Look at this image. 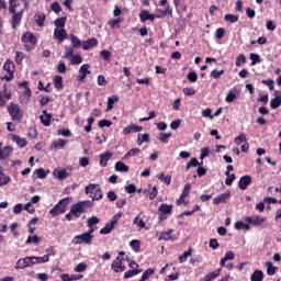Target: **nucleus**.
<instances>
[{
    "mask_svg": "<svg viewBox=\"0 0 281 281\" xmlns=\"http://www.w3.org/2000/svg\"><path fill=\"white\" fill-rule=\"evenodd\" d=\"M89 64H83L80 69H79V75H78V81L82 82L91 74V70H89Z\"/></svg>",
    "mask_w": 281,
    "mask_h": 281,
    "instance_id": "9d476101",
    "label": "nucleus"
},
{
    "mask_svg": "<svg viewBox=\"0 0 281 281\" xmlns=\"http://www.w3.org/2000/svg\"><path fill=\"white\" fill-rule=\"evenodd\" d=\"M266 267H267L268 276H276V271H278V267H273V263H271L270 261L266 262Z\"/></svg>",
    "mask_w": 281,
    "mask_h": 281,
    "instance_id": "473e14b6",
    "label": "nucleus"
},
{
    "mask_svg": "<svg viewBox=\"0 0 281 281\" xmlns=\"http://www.w3.org/2000/svg\"><path fill=\"white\" fill-rule=\"evenodd\" d=\"M111 124H113V123L109 120L99 121V127L100 128H109L111 126Z\"/></svg>",
    "mask_w": 281,
    "mask_h": 281,
    "instance_id": "052dcab7",
    "label": "nucleus"
},
{
    "mask_svg": "<svg viewBox=\"0 0 281 281\" xmlns=\"http://www.w3.org/2000/svg\"><path fill=\"white\" fill-rule=\"evenodd\" d=\"M86 194H90L93 201L102 199V189L98 184H89L86 187Z\"/></svg>",
    "mask_w": 281,
    "mask_h": 281,
    "instance_id": "20e7f679",
    "label": "nucleus"
},
{
    "mask_svg": "<svg viewBox=\"0 0 281 281\" xmlns=\"http://www.w3.org/2000/svg\"><path fill=\"white\" fill-rule=\"evenodd\" d=\"M23 12H25V9H22L21 11L16 12V8H14V12H9L12 15L11 25L13 30H16L19 25H21V19H23Z\"/></svg>",
    "mask_w": 281,
    "mask_h": 281,
    "instance_id": "0eeeda50",
    "label": "nucleus"
},
{
    "mask_svg": "<svg viewBox=\"0 0 281 281\" xmlns=\"http://www.w3.org/2000/svg\"><path fill=\"white\" fill-rule=\"evenodd\" d=\"M247 61V57L245 55H239L235 61L236 67H240L241 65H245Z\"/></svg>",
    "mask_w": 281,
    "mask_h": 281,
    "instance_id": "603ef678",
    "label": "nucleus"
},
{
    "mask_svg": "<svg viewBox=\"0 0 281 281\" xmlns=\"http://www.w3.org/2000/svg\"><path fill=\"white\" fill-rule=\"evenodd\" d=\"M160 14L156 15V19H164L166 14H172V9H170V5H167L164 10H158Z\"/></svg>",
    "mask_w": 281,
    "mask_h": 281,
    "instance_id": "f704fd0d",
    "label": "nucleus"
},
{
    "mask_svg": "<svg viewBox=\"0 0 281 281\" xmlns=\"http://www.w3.org/2000/svg\"><path fill=\"white\" fill-rule=\"evenodd\" d=\"M71 203V198L61 199L53 209H50V216H58V214H65L67 212V205Z\"/></svg>",
    "mask_w": 281,
    "mask_h": 281,
    "instance_id": "f03ea898",
    "label": "nucleus"
},
{
    "mask_svg": "<svg viewBox=\"0 0 281 281\" xmlns=\"http://www.w3.org/2000/svg\"><path fill=\"white\" fill-rule=\"evenodd\" d=\"M139 18L143 23H146V21H155V15L150 14L148 11H142Z\"/></svg>",
    "mask_w": 281,
    "mask_h": 281,
    "instance_id": "393cba45",
    "label": "nucleus"
},
{
    "mask_svg": "<svg viewBox=\"0 0 281 281\" xmlns=\"http://www.w3.org/2000/svg\"><path fill=\"white\" fill-rule=\"evenodd\" d=\"M229 196H232V191H226V192L217 195L216 198H214L213 203H214V205H221V203H225V201H227V199H229Z\"/></svg>",
    "mask_w": 281,
    "mask_h": 281,
    "instance_id": "ddd939ff",
    "label": "nucleus"
},
{
    "mask_svg": "<svg viewBox=\"0 0 281 281\" xmlns=\"http://www.w3.org/2000/svg\"><path fill=\"white\" fill-rule=\"evenodd\" d=\"M98 45V40L95 38H91V40H88L86 41L83 44H82V49L87 50L89 49L90 47H93Z\"/></svg>",
    "mask_w": 281,
    "mask_h": 281,
    "instance_id": "2f4dec72",
    "label": "nucleus"
},
{
    "mask_svg": "<svg viewBox=\"0 0 281 281\" xmlns=\"http://www.w3.org/2000/svg\"><path fill=\"white\" fill-rule=\"evenodd\" d=\"M175 229L169 228L165 232H162L159 236V240H172V234H173Z\"/></svg>",
    "mask_w": 281,
    "mask_h": 281,
    "instance_id": "a878e982",
    "label": "nucleus"
},
{
    "mask_svg": "<svg viewBox=\"0 0 281 281\" xmlns=\"http://www.w3.org/2000/svg\"><path fill=\"white\" fill-rule=\"evenodd\" d=\"M139 153H142V150H139V148H132V149L123 157V159H130V157H135V156L139 155Z\"/></svg>",
    "mask_w": 281,
    "mask_h": 281,
    "instance_id": "58836bf2",
    "label": "nucleus"
},
{
    "mask_svg": "<svg viewBox=\"0 0 281 281\" xmlns=\"http://www.w3.org/2000/svg\"><path fill=\"white\" fill-rule=\"evenodd\" d=\"M159 212H161L162 214H170V212H172V204H161L158 207Z\"/></svg>",
    "mask_w": 281,
    "mask_h": 281,
    "instance_id": "c9c22d12",
    "label": "nucleus"
},
{
    "mask_svg": "<svg viewBox=\"0 0 281 281\" xmlns=\"http://www.w3.org/2000/svg\"><path fill=\"white\" fill-rule=\"evenodd\" d=\"M122 218V213H116L103 228H101L100 234L106 235L111 234V231L115 227L117 224V221Z\"/></svg>",
    "mask_w": 281,
    "mask_h": 281,
    "instance_id": "423d86ee",
    "label": "nucleus"
},
{
    "mask_svg": "<svg viewBox=\"0 0 281 281\" xmlns=\"http://www.w3.org/2000/svg\"><path fill=\"white\" fill-rule=\"evenodd\" d=\"M243 142H247V135H245V134H240L239 136H237L235 138V144L237 146H240V144H243Z\"/></svg>",
    "mask_w": 281,
    "mask_h": 281,
    "instance_id": "6e6d98bb",
    "label": "nucleus"
},
{
    "mask_svg": "<svg viewBox=\"0 0 281 281\" xmlns=\"http://www.w3.org/2000/svg\"><path fill=\"white\" fill-rule=\"evenodd\" d=\"M12 147L5 146L2 149H0V159H8L10 155H12Z\"/></svg>",
    "mask_w": 281,
    "mask_h": 281,
    "instance_id": "bb28decb",
    "label": "nucleus"
},
{
    "mask_svg": "<svg viewBox=\"0 0 281 281\" xmlns=\"http://www.w3.org/2000/svg\"><path fill=\"white\" fill-rule=\"evenodd\" d=\"M133 224L137 225V227H139L140 229H144V227H146V223H144V220H139V215L134 218Z\"/></svg>",
    "mask_w": 281,
    "mask_h": 281,
    "instance_id": "c03bdc74",
    "label": "nucleus"
},
{
    "mask_svg": "<svg viewBox=\"0 0 281 281\" xmlns=\"http://www.w3.org/2000/svg\"><path fill=\"white\" fill-rule=\"evenodd\" d=\"M27 267H33L32 257H25L18 260V262L15 263V269H27Z\"/></svg>",
    "mask_w": 281,
    "mask_h": 281,
    "instance_id": "9b49d317",
    "label": "nucleus"
},
{
    "mask_svg": "<svg viewBox=\"0 0 281 281\" xmlns=\"http://www.w3.org/2000/svg\"><path fill=\"white\" fill-rule=\"evenodd\" d=\"M81 63H82V56H80V55H74L70 58V64H72V65H80Z\"/></svg>",
    "mask_w": 281,
    "mask_h": 281,
    "instance_id": "8fccbe9b",
    "label": "nucleus"
},
{
    "mask_svg": "<svg viewBox=\"0 0 281 281\" xmlns=\"http://www.w3.org/2000/svg\"><path fill=\"white\" fill-rule=\"evenodd\" d=\"M142 132V126L132 124L123 130V135H131V133Z\"/></svg>",
    "mask_w": 281,
    "mask_h": 281,
    "instance_id": "aec40b11",
    "label": "nucleus"
},
{
    "mask_svg": "<svg viewBox=\"0 0 281 281\" xmlns=\"http://www.w3.org/2000/svg\"><path fill=\"white\" fill-rule=\"evenodd\" d=\"M98 223H100V218L97 216L88 218V227H93V225H98Z\"/></svg>",
    "mask_w": 281,
    "mask_h": 281,
    "instance_id": "bf43d9fd",
    "label": "nucleus"
},
{
    "mask_svg": "<svg viewBox=\"0 0 281 281\" xmlns=\"http://www.w3.org/2000/svg\"><path fill=\"white\" fill-rule=\"evenodd\" d=\"M22 42L31 43L32 45H34L36 43V37L31 33H26L22 36Z\"/></svg>",
    "mask_w": 281,
    "mask_h": 281,
    "instance_id": "c85d7f7f",
    "label": "nucleus"
},
{
    "mask_svg": "<svg viewBox=\"0 0 281 281\" xmlns=\"http://www.w3.org/2000/svg\"><path fill=\"white\" fill-rule=\"evenodd\" d=\"M187 78L189 82H196L199 76L196 75V72H189Z\"/></svg>",
    "mask_w": 281,
    "mask_h": 281,
    "instance_id": "69168bd1",
    "label": "nucleus"
},
{
    "mask_svg": "<svg viewBox=\"0 0 281 281\" xmlns=\"http://www.w3.org/2000/svg\"><path fill=\"white\" fill-rule=\"evenodd\" d=\"M157 179H159V181H161L162 183H166L167 186H170V181H172V177L165 176L164 173L158 175Z\"/></svg>",
    "mask_w": 281,
    "mask_h": 281,
    "instance_id": "4c0bfd02",
    "label": "nucleus"
},
{
    "mask_svg": "<svg viewBox=\"0 0 281 281\" xmlns=\"http://www.w3.org/2000/svg\"><path fill=\"white\" fill-rule=\"evenodd\" d=\"M35 22L36 24L40 26V27H43L44 23H45V14H40L36 16L35 19Z\"/></svg>",
    "mask_w": 281,
    "mask_h": 281,
    "instance_id": "13d9d810",
    "label": "nucleus"
},
{
    "mask_svg": "<svg viewBox=\"0 0 281 281\" xmlns=\"http://www.w3.org/2000/svg\"><path fill=\"white\" fill-rule=\"evenodd\" d=\"M251 183V176H244L239 179L238 188L240 190H247V186Z\"/></svg>",
    "mask_w": 281,
    "mask_h": 281,
    "instance_id": "a211bd4d",
    "label": "nucleus"
},
{
    "mask_svg": "<svg viewBox=\"0 0 281 281\" xmlns=\"http://www.w3.org/2000/svg\"><path fill=\"white\" fill-rule=\"evenodd\" d=\"M100 57L103 58L104 60H110L111 53L109 50H101L100 52Z\"/></svg>",
    "mask_w": 281,
    "mask_h": 281,
    "instance_id": "774afa93",
    "label": "nucleus"
},
{
    "mask_svg": "<svg viewBox=\"0 0 281 281\" xmlns=\"http://www.w3.org/2000/svg\"><path fill=\"white\" fill-rule=\"evenodd\" d=\"M117 100H120L117 98V95H112L108 98V110L106 111H111V109H113V104H115V102H117Z\"/></svg>",
    "mask_w": 281,
    "mask_h": 281,
    "instance_id": "ea45409f",
    "label": "nucleus"
},
{
    "mask_svg": "<svg viewBox=\"0 0 281 281\" xmlns=\"http://www.w3.org/2000/svg\"><path fill=\"white\" fill-rule=\"evenodd\" d=\"M32 243L34 245H38V243H41V237H37L36 235L29 236L27 239H26V245H32Z\"/></svg>",
    "mask_w": 281,
    "mask_h": 281,
    "instance_id": "a19ab883",
    "label": "nucleus"
},
{
    "mask_svg": "<svg viewBox=\"0 0 281 281\" xmlns=\"http://www.w3.org/2000/svg\"><path fill=\"white\" fill-rule=\"evenodd\" d=\"M12 98V94L8 92L5 85L0 86V106H5V103Z\"/></svg>",
    "mask_w": 281,
    "mask_h": 281,
    "instance_id": "1a4fd4ad",
    "label": "nucleus"
},
{
    "mask_svg": "<svg viewBox=\"0 0 281 281\" xmlns=\"http://www.w3.org/2000/svg\"><path fill=\"white\" fill-rule=\"evenodd\" d=\"M53 146L54 148L63 149L65 148V146H67V140L59 138L58 140L53 142Z\"/></svg>",
    "mask_w": 281,
    "mask_h": 281,
    "instance_id": "72a5a7b5",
    "label": "nucleus"
},
{
    "mask_svg": "<svg viewBox=\"0 0 281 281\" xmlns=\"http://www.w3.org/2000/svg\"><path fill=\"white\" fill-rule=\"evenodd\" d=\"M11 139L12 142H14L20 148H25L27 146V139L19 136V135H15V134H12L11 135Z\"/></svg>",
    "mask_w": 281,
    "mask_h": 281,
    "instance_id": "f3484780",
    "label": "nucleus"
},
{
    "mask_svg": "<svg viewBox=\"0 0 281 281\" xmlns=\"http://www.w3.org/2000/svg\"><path fill=\"white\" fill-rule=\"evenodd\" d=\"M53 175L60 180L63 179H67V177H69V172H67V170L65 169H55Z\"/></svg>",
    "mask_w": 281,
    "mask_h": 281,
    "instance_id": "5701e85b",
    "label": "nucleus"
},
{
    "mask_svg": "<svg viewBox=\"0 0 281 281\" xmlns=\"http://www.w3.org/2000/svg\"><path fill=\"white\" fill-rule=\"evenodd\" d=\"M238 95H240L238 88H233L228 91V93L225 98V102L232 103V102H234V100H236V98H238Z\"/></svg>",
    "mask_w": 281,
    "mask_h": 281,
    "instance_id": "dca6fc26",
    "label": "nucleus"
},
{
    "mask_svg": "<svg viewBox=\"0 0 281 281\" xmlns=\"http://www.w3.org/2000/svg\"><path fill=\"white\" fill-rule=\"evenodd\" d=\"M3 70L8 74L3 77L4 80H7V82H10V80L14 78V63H12L11 60H7L3 65Z\"/></svg>",
    "mask_w": 281,
    "mask_h": 281,
    "instance_id": "6e6552de",
    "label": "nucleus"
},
{
    "mask_svg": "<svg viewBox=\"0 0 281 281\" xmlns=\"http://www.w3.org/2000/svg\"><path fill=\"white\" fill-rule=\"evenodd\" d=\"M66 21L67 20L65 18H59V19L55 20V26L58 29H65Z\"/></svg>",
    "mask_w": 281,
    "mask_h": 281,
    "instance_id": "864d4df0",
    "label": "nucleus"
},
{
    "mask_svg": "<svg viewBox=\"0 0 281 281\" xmlns=\"http://www.w3.org/2000/svg\"><path fill=\"white\" fill-rule=\"evenodd\" d=\"M250 65L251 67H254V65H256L257 63H260V55L256 54V53H251L250 54Z\"/></svg>",
    "mask_w": 281,
    "mask_h": 281,
    "instance_id": "09e8293b",
    "label": "nucleus"
},
{
    "mask_svg": "<svg viewBox=\"0 0 281 281\" xmlns=\"http://www.w3.org/2000/svg\"><path fill=\"white\" fill-rule=\"evenodd\" d=\"M246 221L250 225H257V227H260V225H262L263 223H267V218L266 217H261V216L247 217Z\"/></svg>",
    "mask_w": 281,
    "mask_h": 281,
    "instance_id": "4468645a",
    "label": "nucleus"
},
{
    "mask_svg": "<svg viewBox=\"0 0 281 281\" xmlns=\"http://www.w3.org/2000/svg\"><path fill=\"white\" fill-rule=\"evenodd\" d=\"M221 276V269L214 270L213 272L207 273L204 278L200 279V281H212L216 280Z\"/></svg>",
    "mask_w": 281,
    "mask_h": 281,
    "instance_id": "412c9836",
    "label": "nucleus"
},
{
    "mask_svg": "<svg viewBox=\"0 0 281 281\" xmlns=\"http://www.w3.org/2000/svg\"><path fill=\"white\" fill-rule=\"evenodd\" d=\"M75 271L77 272V273H82V272H85V271H87V263H78L77 266H76V268H75Z\"/></svg>",
    "mask_w": 281,
    "mask_h": 281,
    "instance_id": "4d7b16f0",
    "label": "nucleus"
},
{
    "mask_svg": "<svg viewBox=\"0 0 281 281\" xmlns=\"http://www.w3.org/2000/svg\"><path fill=\"white\" fill-rule=\"evenodd\" d=\"M224 21H226L227 23H237L238 22V15L226 14L224 16Z\"/></svg>",
    "mask_w": 281,
    "mask_h": 281,
    "instance_id": "79ce46f5",
    "label": "nucleus"
},
{
    "mask_svg": "<svg viewBox=\"0 0 281 281\" xmlns=\"http://www.w3.org/2000/svg\"><path fill=\"white\" fill-rule=\"evenodd\" d=\"M7 109L13 122H21V120H23V110H21V105L16 103H10Z\"/></svg>",
    "mask_w": 281,
    "mask_h": 281,
    "instance_id": "7ed1b4c3",
    "label": "nucleus"
},
{
    "mask_svg": "<svg viewBox=\"0 0 281 281\" xmlns=\"http://www.w3.org/2000/svg\"><path fill=\"white\" fill-rule=\"evenodd\" d=\"M190 256H192V249L184 251L183 255L179 257V261L183 263L188 260V258H190Z\"/></svg>",
    "mask_w": 281,
    "mask_h": 281,
    "instance_id": "37998d69",
    "label": "nucleus"
},
{
    "mask_svg": "<svg viewBox=\"0 0 281 281\" xmlns=\"http://www.w3.org/2000/svg\"><path fill=\"white\" fill-rule=\"evenodd\" d=\"M130 247H132V249L134 251H139V240L137 239H133L131 243H130Z\"/></svg>",
    "mask_w": 281,
    "mask_h": 281,
    "instance_id": "680f3d73",
    "label": "nucleus"
},
{
    "mask_svg": "<svg viewBox=\"0 0 281 281\" xmlns=\"http://www.w3.org/2000/svg\"><path fill=\"white\" fill-rule=\"evenodd\" d=\"M140 271L142 270H128L124 273V278L125 280H128V278H133V276H138Z\"/></svg>",
    "mask_w": 281,
    "mask_h": 281,
    "instance_id": "3c124183",
    "label": "nucleus"
},
{
    "mask_svg": "<svg viewBox=\"0 0 281 281\" xmlns=\"http://www.w3.org/2000/svg\"><path fill=\"white\" fill-rule=\"evenodd\" d=\"M54 86L56 89H60L63 87V77L61 76L54 77Z\"/></svg>",
    "mask_w": 281,
    "mask_h": 281,
    "instance_id": "49530a36",
    "label": "nucleus"
},
{
    "mask_svg": "<svg viewBox=\"0 0 281 281\" xmlns=\"http://www.w3.org/2000/svg\"><path fill=\"white\" fill-rule=\"evenodd\" d=\"M184 95H195L196 90L194 88H184L183 90Z\"/></svg>",
    "mask_w": 281,
    "mask_h": 281,
    "instance_id": "338daca9",
    "label": "nucleus"
},
{
    "mask_svg": "<svg viewBox=\"0 0 281 281\" xmlns=\"http://www.w3.org/2000/svg\"><path fill=\"white\" fill-rule=\"evenodd\" d=\"M196 166H203V161L199 164L196 158H191V160L187 164V170H190V168H196Z\"/></svg>",
    "mask_w": 281,
    "mask_h": 281,
    "instance_id": "e433bc0d",
    "label": "nucleus"
},
{
    "mask_svg": "<svg viewBox=\"0 0 281 281\" xmlns=\"http://www.w3.org/2000/svg\"><path fill=\"white\" fill-rule=\"evenodd\" d=\"M91 243H93V235L87 233L76 235L72 238V245H91Z\"/></svg>",
    "mask_w": 281,
    "mask_h": 281,
    "instance_id": "39448f33",
    "label": "nucleus"
},
{
    "mask_svg": "<svg viewBox=\"0 0 281 281\" xmlns=\"http://www.w3.org/2000/svg\"><path fill=\"white\" fill-rule=\"evenodd\" d=\"M89 207H91L90 201H81L76 204H72L70 210H71V214H74V218H80L82 214H86Z\"/></svg>",
    "mask_w": 281,
    "mask_h": 281,
    "instance_id": "f257e3e1",
    "label": "nucleus"
},
{
    "mask_svg": "<svg viewBox=\"0 0 281 281\" xmlns=\"http://www.w3.org/2000/svg\"><path fill=\"white\" fill-rule=\"evenodd\" d=\"M45 262H49V255H45L43 257H31V265H43Z\"/></svg>",
    "mask_w": 281,
    "mask_h": 281,
    "instance_id": "6ab92c4d",
    "label": "nucleus"
},
{
    "mask_svg": "<svg viewBox=\"0 0 281 281\" xmlns=\"http://www.w3.org/2000/svg\"><path fill=\"white\" fill-rule=\"evenodd\" d=\"M115 170L116 172H128V166H126L124 162L122 161H117L115 164Z\"/></svg>",
    "mask_w": 281,
    "mask_h": 281,
    "instance_id": "7c9ffc66",
    "label": "nucleus"
},
{
    "mask_svg": "<svg viewBox=\"0 0 281 281\" xmlns=\"http://www.w3.org/2000/svg\"><path fill=\"white\" fill-rule=\"evenodd\" d=\"M8 183H10V177L2 173L0 176V186H8Z\"/></svg>",
    "mask_w": 281,
    "mask_h": 281,
    "instance_id": "0e129e2a",
    "label": "nucleus"
},
{
    "mask_svg": "<svg viewBox=\"0 0 281 281\" xmlns=\"http://www.w3.org/2000/svg\"><path fill=\"white\" fill-rule=\"evenodd\" d=\"M40 120L44 126H49L52 124V115L47 114V111H43V114L40 116Z\"/></svg>",
    "mask_w": 281,
    "mask_h": 281,
    "instance_id": "b1692460",
    "label": "nucleus"
},
{
    "mask_svg": "<svg viewBox=\"0 0 281 281\" xmlns=\"http://www.w3.org/2000/svg\"><path fill=\"white\" fill-rule=\"evenodd\" d=\"M57 71H58V74H66L67 65H65L64 61H59V64L57 65Z\"/></svg>",
    "mask_w": 281,
    "mask_h": 281,
    "instance_id": "5fc2aeb1",
    "label": "nucleus"
},
{
    "mask_svg": "<svg viewBox=\"0 0 281 281\" xmlns=\"http://www.w3.org/2000/svg\"><path fill=\"white\" fill-rule=\"evenodd\" d=\"M112 269L115 271V273H122V271L126 270V266H123L122 259L117 257L113 262H112Z\"/></svg>",
    "mask_w": 281,
    "mask_h": 281,
    "instance_id": "2eb2a0df",
    "label": "nucleus"
},
{
    "mask_svg": "<svg viewBox=\"0 0 281 281\" xmlns=\"http://www.w3.org/2000/svg\"><path fill=\"white\" fill-rule=\"evenodd\" d=\"M100 166H102V168H104L109 161V159H111V157H113V154H111V151H105L103 154H101L100 156Z\"/></svg>",
    "mask_w": 281,
    "mask_h": 281,
    "instance_id": "4be33fe9",
    "label": "nucleus"
},
{
    "mask_svg": "<svg viewBox=\"0 0 281 281\" xmlns=\"http://www.w3.org/2000/svg\"><path fill=\"white\" fill-rule=\"evenodd\" d=\"M149 135L148 134H138L137 144L142 146L144 142H148Z\"/></svg>",
    "mask_w": 281,
    "mask_h": 281,
    "instance_id": "de8ad7c7",
    "label": "nucleus"
},
{
    "mask_svg": "<svg viewBox=\"0 0 281 281\" xmlns=\"http://www.w3.org/2000/svg\"><path fill=\"white\" fill-rule=\"evenodd\" d=\"M276 93H278V97H276L270 101L271 109H278V106H280L281 104V92H276Z\"/></svg>",
    "mask_w": 281,
    "mask_h": 281,
    "instance_id": "c756f323",
    "label": "nucleus"
},
{
    "mask_svg": "<svg viewBox=\"0 0 281 281\" xmlns=\"http://www.w3.org/2000/svg\"><path fill=\"white\" fill-rule=\"evenodd\" d=\"M54 38H56V41H58L59 44L63 43V41L67 38V31L65 29L56 27L54 30Z\"/></svg>",
    "mask_w": 281,
    "mask_h": 281,
    "instance_id": "f8f14e48",
    "label": "nucleus"
},
{
    "mask_svg": "<svg viewBox=\"0 0 281 281\" xmlns=\"http://www.w3.org/2000/svg\"><path fill=\"white\" fill-rule=\"evenodd\" d=\"M265 278V273L262 270H255L254 273L250 276L251 281H262Z\"/></svg>",
    "mask_w": 281,
    "mask_h": 281,
    "instance_id": "cd10ccee",
    "label": "nucleus"
},
{
    "mask_svg": "<svg viewBox=\"0 0 281 281\" xmlns=\"http://www.w3.org/2000/svg\"><path fill=\"white\" fill-rule=\"evenodd\" d=\"M65 55H64V58H67L68 60L72 58L74 56V48L70 47V46H65Z\"/></svg>",
    "mask_w": 281,
    "mask_h": 281,
    "instance_id": "a18cd8bd",
    "label": "nucleus"
},
{
    "mask_svg": "<svg viewBox=\"0 0 281 281\" xmlns=\"http://www.w3.org/2000/svg\"><path fill=\"white\" fill-rule=\"evenodd\" d=\"M70 41L72 43V46L80 47L81 42L76 35H70Z\"/></svg>",
    "mask_w": 281,
    "mask_h": 281,
    "instance_id": "e2e57ef3",
    "label": "nucleus"
}]
</instances>
